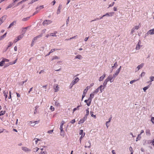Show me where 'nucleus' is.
<instances>
[{"instance_id": "nucleus-1", "label": "nucleus", "mask_w": 154, "mask_h": 154, "mask_svg": "<svg viewBox=\"0 0 154 154\" xmlns=\"http://www.w3.org/2000/svg\"><path fill=\"white\" fill-rule=\"evenodd\" d=\"M104 90V88H102V85H101L100 87H98L96 89L94 90L93 92L95 94L97 93L100 90V92L102 93Z\"/></svg>"}, {"instance_id": "nucleus-2", "label": "nucleus", "mask_w": 154, "mask_h": 154, "mask_svg": "<svg viewBox=\"0 0 154 154\" xmlns=\"http://www.w3.org/2000/svg\"><path fill=\"white\" fill-rule=\"evenodd\" d=\"M52 23L51 20H46L43 21L42 24L44 26H46L51 24Z\"/></svg>"}, {"instance_id": "nucleus-3", "label": "nucleus", "mask_w": 154, "mask_h": 154, "mask_svg": "<svg viewBox=\"0 0 154 154\" xmlns=\"http://www.w3.org/2000/svg\"><path fill=\"white\" fill-rule=\"evenodd\" d=\"M115 78H116V77H114L113 75L112 76V75H110L108 76L107 79L111 83L114 81Z\"/></svg>"}, {"instance_id": "nucleus-4", "label": "nucleus", "mask_w": 154, "mask_h": 154, "mask_svg": "<svg viewBox=\"0 0 154 154\" xmlns=\"http://www.w3.org/2000/svg\"><path fill=\"white\" fill-rule=\"evenodd\" d=\"M90 88V87L89 86H87L85 89L84 90L83 94L82 95V100H83V99L85 97L86 93H87L88 89Z\"/></svg>"}, {"instance_id": "nucleus-5", "label": "nucleus", "mask_w": 154, "mask_h": 154, "mask_svg": "<svg viewBox=\"0 0 154 154\" xmlns=\"http://www.w3.org/2000/svg\"><path fill=\"white\" fill-rule=\"evenodd\" d=\"M23 37V34H22L21 35H20L19 36H18L17 39H15L14 41V42L15 43H16L17 41H18L19 40H20L21 39H22Z\"/></svg>"}, {"instance_id": "nucleus-6", "label": "nucleus", "mask_w": 154, "mask_h": 154, "mask_svg": "<svg viewBox=\"0 0 154 154\" xmlns=\"http://www.w3.org/2000/svg\"><path fill=\"white\" fill-rule=\"evenodd\" d=\"M87 118L86 116H84L82 119H81L79 121V124H80L83 123L86 120Z\"/></svg>"}, {"instance_id": "nucleus-7", "label": "nucleus", "mask_w": 154, "mask_h": 154, "mask_svg": "<svg viewBox=\"0 0 154 154\" xmlns=\"http://www.w3.org/2000/svg\"><path fill=\"white\" fill-rule=\"evenodd\" d=\"M6 18V15H4L0 18V25L3 22L4 20H5Z\"/></svg>"}, {"instance_id": "nucleus-8", "label": "nucleus", "mask_w": 154, "mask_h": 154, "mask_svg": "<svg viewBox=\"0 0 154 154\" xmlns=\"http://www.w3.org/2000/svg\"><path fill=\"white\" fill-rule=\"evenodd\" d=\"M63 126L60 125V135L63 137L64 136V131L63 130Z\"/></svg>"}, {"instance_id": "nucleus-9", "label": "nucleus", "mask_w": 154, "mask_h": 154, "mask_svg": "<svg viewBox=\"0 0 154 154\" xmlns=\"http://www.w3.org/2000/svg\"><path fill=\"white\" fill-rule=\"evenodd\" d=\"M79 80L78 77H76L72 81L71 83L74 85L79 81Z\"/></svg>"}, {"instance_id": "nucleus-10", "label": "nucleus", "mask_w": 154, "mask_h": 154, "mask_svg": "<svg viewBox=\"0 0 154 154\" xmlns=\"http://www.w3.org/2000/svg\"><path fill=\"white\" fill-rule=\"evenodd\" d=\"M113 12H110L109 13H107L103 15V17H112L113 15Z\"/></svg>"}, {"instance_id": "nucleus-11", "label": "nucleus", "mask_w": 154, "mask_h": 154, "mask_svg": "<svg viewBox=\"0 0 154 154\" xmlns=\"http://www.w3.org/2000/svg\"><path fill=\"white\" fill-rule=\"evenodd\" d=\"M147 35H152L154 34V29L148 31L146 33Z\"/></svg>"}, {"instance_id": "nucleus-12", "label": "nucleus", "mask_w": 154, "mask_h": 154, "mask_svg": "<svg viewBox=\"0 0 154 154\" xmlns=\"http://www.w3.org/2000/svg\"><path fill=\"white\" fill-rule=\"evenodd\" d=\"M109 81L107 79H106L104 81L103 83V85H102V88H104H104L106 87V85H107V82Z\"/></svg>"}, {"instance_id": "nucleus-13", "label": "nucleus", "mask_w": 154, "mask_h": 154, "mask_svg": "<svg viewBox=\"0 0 154 154\" xmlns=\"http://www.w3.org/2000/svg\"><path fill=\"white\" fill-rule=\"evenodd\" d=\"M86 144L88 146L85 145V148L88 147L89 148H91V141L90 140H89L88 141V143H86Z\"/></svg>"}, {"instance_id": "nucleus-14", "label": "nucleus", "mask_w": 154, "mask_h": 154, "mask_svg": "<svg viewBox=\"0 0 154 154\" xmlns=\"http://www.w3.org/2000/svg\"><path fill=\"white\" fill-rule=\"evenodd\" d=\"M42 34H41L40 35H38L34 38L32 40V42H34L35 40L37 39L38 38L42 37Z\"/></svg>"}, {"instance_id": "nucleus-15", "label": "nucleus", "mask_w": 154, "mask_h": 154, "mask_svg": "<svg viewBox=\"0 0 154 154\" xmlns=\"http://www.w3.org/2000/svg\"><path fill=\"white\" fill-rule=\"evenodd\" d=\"M141 43L140 41V40L139 41V42L138 43V44L137 45L136 47V49L137 50H138L140 49V47H141V46H140L139 44H140Z\"/></svg>"}, {"instance_id": "nucleus-16", "label": "nucleus", "mask_w": 154, "mask_h": 154, "mask_svg": "<svg viewBox=\"0 0 154 154\" xmlns=\"http://www.w3.org/2000/svg\"><path fill=\"white\" fill-rule=\"evenodd\" d=\"M62 7V5L61 4H60L59 5V6L58 7L57 11V14H60V9H61V8Z\"/></svg>"}, {"instance_id": "nucleus-17", "label": "nucleus", "mask_w": 154, "mask_h": 154, "mask_svg": "<svg viewBox=\"0 0 154 154\" xmlns=\"http://www.w3.org/2000/svg\"><path fill=\"white\" fill-rule=\"evenodd\" d=\"M16 21L15 20L12 23H11L9 25L8 27V29L10 28L12 26L14 25H15L16 23Z\"/></svg>"}, {"instance_id": "nucleus-18", "label": "nucleus", "mask_w": 154, "mask_h": 154, "mask_svg": "<svg viewBox=\"0 0 154 154\" xmlns=\"http://www.w3.org/2000/svg\"><path fill=\"white\" fill-rule=\"evenodd\" d=\"M92 98H91L90 97H89L88 100V103H87V105L88 106H89L91 104V102L92 101Z\"/></svg>"}, {"instance_id": "nucleus-19", "label": "nucleus", "mask_w": 154, "mask_h": 154, "mask_svg": "<svg viewBox=\"0 0 154 154\" xmlns=\"http://www.w3.org/2000/svg\"><path fill=\"white\" fill-rule=\"evenodd\" d=\"M22 149L25 152L30 151L29 149L25 147H22Z\"/></svg>"}, {"instance_id": "nucleus-20", "label": "nucleus", "mask_w": 154, "mask_h": 154, "mask_svg": "<svg viewBox=\"0 0 154 154\" xmlns=\"http://www.w3.org/2000/svg\"><path fill=\"white\" fill-rule=\"evenodd\" d=\"M144 64L143 63H142L140 64L137 67V68L138 69V70L142 68L144 66Z\"/></svg>"}, {"instance_id": "nucleus-21", "label": "nucleus", "mask_w": 154, "mask_h": 154, "mask_svg": "<svg viewBox=\"0 0 154 154\" xmlns=\"http://www.w3.org/2000/svg\"><path fill=\"white\" fill-rule=\"evenodd\" d=\"M141 134H139L138 135V136L136 139V141H138L140 140L141 139Z\"/></svg>"}, {"instance_id": "nucleus-22", "label": "nucleus", "mask_w": 154, "mask_h": 154, "mask_svg": "<svg viewBox=\"0 0 154 154\" xmlns=\"http://www.w3.org/2000/svg\"><path fill=\"white\" fill-rule=\"evenodd\" d=\"M106 76V74H104L103 76L100 77L99 79V81H102L104 78Z\"/></svg>"}, {"instance_id": "nucleus-23", "label": "nucleus", "mask_w": 154, "mask_h": 154, "mask_svg": "<svg viewBox=\"0 0 154 154\" xmlns=\"http://www.w3.org/2000/svg\"><path fill=\"white\" fill-rule=\"evenodd\" d=\"M38 8H39L38 7H36V11L35 12H34L33 13V15H32L33 16L35 15V14H36L38 12H39V11H40V9H38Z\"/></svg>"}, {"instance_id": "nucleus-24", "label": "nucleus", "mask_w": 154, "mask_h": 154, "mask_svg": "<svg viewBox=\"0 0 154 154\" xmlns=\"http://www.w3.org/2000/svg\"><path fill=\"white\" fill-rule=\"evenodd\" d=\"M3 94H4V96L5 97V100H6V98L8 97V91H3Z\"/></svg>"}, {"instance_id": "nucleus-25", "label": "nucleus", "mask_w": 154, "mask_h": 154, "mask_svg": "<svg viewBox=\"0 0 154 154\" xmlns=\"http://www.w3.org/2000/svg\"><path fill=\"white\" fill-rule=\"evenodd\" d=\"M146 135L150 136L151 134L150 130L149 129H147L146 131Z\"/></svg>"}, {"instance_id": "nucleus-26", "label": "nucleus", "mask_w": 154, "mask_h": 154, "mask_svg": "<svg viewBox=\"0 0 154 154\" xmlns=\"http://www.w3.org/2000/svg\"><path fill=\"white\" fill-rule=\"evenodd\" d=\"M82 58V56L80 55H78L75 57V59H78L79 60H81Z\"/></svg>"}, {"instance_id": "nucleus-27", "label": "nucleus", "mask_w": 154, "mask_h": 154, "mask_svg": "<svg viewBox=\"0 0 154 154\" xmlns=\"http://www.w3.org/2000/svg\"><path fill=\"white\" fill-rule=\"evenodd\" d=\"M57 31H55L54 33H52L50 34V36H57L56 34H57Z\"/></svg>"}, {"instance_id": "nucleus-28", "label": "nucleus", "mask_w": 154, "mask_h": 154, "mask_svg": "<svg viewBox=\"0 0 154 154\" xmlns=\"http://www.w3.org/2000/svg\"><path fill=\"white\" fill-rule=\"evenodd\" d=\"M30 17H26V18H23L22 19V20L23 21H26L28 20L30 18Z\"/></svg>"}, {"instance_id": "nucleus-29", "label": "nucleus", "mask_w": 154, "mask_h": 154, "mask_svg": "<svg viewBox=\"0 0 154 154\" xmlns=\"http://www.w3.org/2000/svg\"><path fill=\"white\" fill-rule=\"evenodd\" d=\"M55 105L57 106H60V103L57 100L55 101Z\"/></svg>"}, {"instance_id": "nucleus-30", "label": "nucleus", "mask_w": 154, "mask_h": 154, "mask_svg": "<svg viewBox=\"0 0 154 154\" xmlns=\"http://www.w3.org/2000/svg\"><path fill=\"white\" fill-rule=\"evenodd\" d=\"M34 140H35V143L37 144V143L38 142V141H41V139L39 138H35L34 139Z\"/></svg>"}, {"instance_id": "nucleus-31", "label": "nucleus", "mask_w": 154, "mask_h": 154, "mask_svg": "<svg viewBox=\"0 0 154 154\" xmlns=\"http://www.w3.org/2000/svg\"><path fill=\"white\" fill-rule=\"evenodd\" d=\"M89 108H88L86 110V113L85 115L84 116H86V118H87V116L89 114Z\"/></svg>"}, {"instance_id": "nucleus-32", "label": "nucleus", "mask_w": 154, "mask_h": 154, "mask_svg": "<svg viewBox=\"0 0 154 154\" xmlns=\"http://www.w3.org/2000/svg\"><path fill=\"white\" fill-rule=\"evenodd\" d=\"M7 34V32H6L3 35L1 36L0 37V38H1V39H2L3 38H4L5 37H6Z\"/></svg>"}, {"instance_id": "nucleus-33", "label": "nucleus", "mask_w": 154, "mask_h": 154, "mask_svg": "<svg viewBox=\"0 0 154 154\" xmlns=\"http://www.w3.org/2000/svg\"><path fill=\"white\" fill-rule=\"evenodd\" d=\"M119 72L116 70V72L113 75H114V77H116L119 74Z\"/></svg>"}, {"instance_id": "nucleus-34", "label": "nucleus", "mask_w": 154, "mask_h": 154, "mask_svg": "<svg viewBox=\"0 0 154 154\" xmlns=\"http://www.w3.org/2000/svg\"><path fill=\"white\" fill-rule=\"evenodd\" d=\"M54 90H55L54 91L55 92H57L58 91V85H57L56 86H55L54 87Z\"/></svg>"}, {"instance_id": "nucleus-35", "label": "nucleus", "mask_w": 154, "mask_h": 154, "mask_svg": "<svg viewBox=\"0 0 154 154\" xmlns=\"http://www.w3.org/2000/svg\"><path fill=\"white\" fill-rule=\"evenodd\" d=\"M59 50V49H57V48H54V49H52L50 51V52H49V54H51V53H52L54 51H56L57 50Z\"/></svg>"}, {"instance_id": "nucleus-36", "label": "nucleus", "mask_w": 154, "mask_h": 154, "mask_svg": "<svg viewBox=\"0 0 154 154\" xmlns=\"http://www.w3.org/2000/svg\"><path fill=\"white\" fill-rule=\"evenodd\" d=\"M95 94L94 93L92 92L91 94H90V97L91 98H93L94 97V95Z\"/></svg>"}, {"instance_id": "nucleus-37", "label": "nucleus", "mask_w": 154, "mask_h": 154, "mask_svg": "<svg viewBox=\"0 0 154 154\" xmlns=\"http://www.w3.org/2000/svg\"><path fill=\"white\" fill-rule=\"evenodd\" d=\"M60 58L59 57L56 56H55L53 57V58L52 59V60H53L54 59H60Z\"/></svg>"}, {"instance_id": "nucleus-38", "label": "nucleus", "mask_w": 154, "mask_h": 154, "mask_svg": "<svg viewBox=\"0 0 154 154\" xmlns=\"http://www.w3.org/2000/svg\"><path fill=\"white\" fill-rule=\"evenodd\" d=\"M85 133H84V134H82L80 138V139H79V140H80V143H81V140L82 139V138H83V137H84V136H85Z\"/></svg>"}, {"instance_id": "nucleus-39", "label": "nucleus", "mask_w": 154, "mask_h": 154, "mask_svg": "<svg viewBox=\"0 0 154 154\" xmlns=\"http://www.w3.org/2000/svg\"><path fill=\"white\" fill-rule=\"evenodd\" d=\"M111 119H112V117L110 118H109V121L108 122H106V125L107 128H108V126H109L108 125H107V123H108L110 122Z\"/></svg>"}, {"instance_id": "nucleus-40", "label": "nucleus", "mask_w": 154, "mask_h": 154, "mask_svg": "<svg viewBox=\"0 0 154 154\" xmlns=\"http://www.w3.org/2000/svg\"><path fill=\"white\" fill-rule=\"evenodd\" d=\"M149 88V86H148L144 87L143 88V90L144 92H145L146 90H147Z\"/></svg>"}, {"instance_id": "nucleus-41", "label": "nucleus", "mask_w": 154, "mask_h": 154, "mask_svg": "<svg viewBox=\"0 0 154 154\" xmlns=\"http://www.w3.org/2000/svg\"><path fill=\"white\" fill-rule=\"evenodd\" d=\"M5 111H0V116L4 115L5 113Z\"/></svg>"}, {"instance_id": "nucleus-42", "label": "nucleus", "mask_w": 154, "mask_h": 154, "mask_svg": "<svg viewBox=\"0 0 154 154\" xmlns=\"http://www.w3.org/2000/svg\"><path fill=\"white\" fill-rule=\"evenodd\" d=\"M80 106H78L74 108V109L73 110V112H74L76 110L79 109V107H80Z\"/></svg>"}, {"instance_id": "nucleus-43", "label": "nucleus", "mask_w": 154, "mask_h": 154, "mask_svg": "<svg viewBox=\"0 0 154 154\" xmlns=\"http://www.w3.org/2000/svg\"><path fill=\"white\" fill-rule=\"evenodd\" d=\"M14 5V3L13 2V3L10 4L8 6V8H11Z\"/></svg>"}, {"instance_id": "nucleus-44", "label": "nucleus", "mask_w": 154, "mask_h": 154, "mask_svg": "<svg viewBox=\"0 0 154 154\" xmlns=\"http://www.w3.org/2000/svg\"><path fill=\"white\" fill-rule=\"evenodd\" d=\"M2 60L4 61V63L5 62H8L9 61V60L8 59L5 58H3Z\"/></svg>"}, {"instance_id": "nucleus-45", "label": "nucleus", "mask_w": 154, "mask_h": 154, "mask_svg": "<svg viewBox=\"0 0 154 154\" xmlns=\"http://www.w3.org/2000/svg\"><path fill=\"white\" fill-rule=\"evenodd\" d=\"M25 2V0H23L19 2L17 4V5H18Z\"/></svg>"}, {"instance_id": "nucleus-46", "label": "nucleus", "mask_w": 154, "mask_h": 154, "mask_svg": "<svg viewBox=\"0 0 154 154\" xmlns=\"http://www.w3.org/2000/svg\"><path fill=\"white\" fill-rule=\"evenodd\" d=\"M150 82H152L154 80V77L153 76H151L150 77Z\"/></svg>"}, {"instance_id": "nucleus-47", "label": "nucleus", "mask_w": 154, "mask_h": 154, "mask_svg": "<svg viewBox=\"0 0 154 154\" xmlns=\"http://www.w3.org/2000/svg\"><path fill=\"white\" fill-rule=\"evenodd\" d=\"M4 63V61L2 60L1 62H0V66H3Z\"/></svg>"}, {"instance_id": "nucleus-48", "label": "nucleus", "mask_w": 154, "mask_h": 154, "mask_svg": "<svg viewBox=\"0 0 154 154\" xmlns=\"http://www.w3.org/2000/svg\"><path fill=\"white\" fill-rule=\"evenodd\" d=\"M8 43H9V45H8V48H7V50L8 49V48L11 47L12 45L13 44V43H12L11 42H9Z\"/></svg>"}, {"instance_id": "nucleus-49", "label": "nucleus", "mask_w": 154, "mask_h": 154, "mask_svg": "<svg viewBox=\"0 0 154 154\" xmlns=\"http://www.w3.org/2000/svg\"><path fill=\"white\" fill-rule=\"evenodd\" d=\"M139 79H137V80H132V81H131L130 82V83L131 84H132V83H133L134 82H136Z\"/></svg>"}, {"instance_id": "nucleus-50", "label": "nucleus", "mask_w": 154, "mask_h": 154, "mask_svg": "<svg viewBox=\"0 0 154 154\" xmlns=\"http://www.w3.org/2000/svg\"><path fill=\"white\" fill-rule=\"evenodd\" d=\"M50 109L52 111H54V107L52 106H51Z\"/></svg>"}, {"instance_id": "nucleus-51", "label": "nucleus", "mask_w": 154, "mask_h": 154, "mask_svg": "<svg viewBox=\"0 0 154 154\" xmlns=\"http://www.w3.org/2000/svg\"><path fill=\"white\" fill-rule=\"evenodd\" d=\"M69 17H68L67 19L66 20V26H67V25L69 23Z\"/></svg>"}, {"instance_id": "nucleus-52", "label": "nucleus", "mask_w": 154, "mask_h": 154, "mask_svg": "<svg viewBox=\"0 0 154 154\" xmlns=\"http://www.w3.org/2000/svg\"><path fill=\"white\" fill-rule=\"evenodd\" d=\"M145 74V72H143L140 75V77H142L143 76H144Z\"/></svg>"}, {"instance_id": "nucleus-53", "label": "nucleus", "mask_w": 154, "mask_h": 154, "mask_svg": "<svg viewBox=\"0 0 154 154\" xmlns=\"http://www.w3.org/2000/svg\"><path fill=\"white\" fill-rule=\"evenodd\" d=\"M139 26H135L134 27H133V28L134 29L137 30L139 29Z\"/></svg>"}, {"instance_id": "nucleus-54", "label": "nucleus", "mask_w": 154, "mask_h": 154, "mask_svg": "<svg viewBox=\"0 0 154 154\" xmlns=\"http://www.w3.org/2000/svg\"><path fill=\"white\" fill-rule=\"evenodd\" d=\"M39 154H48L47 152L46 151L41 152Z\"/></svg>"}, {"instance_id": "nucleus-55", "label": "nucleus", "mask_w": 154, "mask_h": 154, "mask_svg": "<svg viewBox=\"0 0 154 154\" xmlns=\"http://www.w3.org/2000/svg\"><path fill=\"white\" fill-rule=\"evenodd\" d=\"M34 123V122H33L32 121H30L29 122V124L31 125L32 126H34L35 124H33Z\"/></svg>"}, {"instance_id": "nucleus-56", "label": "nucleus", "mask_w": 154, "mask_h": 154, "mask_svg": "<svg viewBox=\"0 0 154 154\" xmlns=\"http://www.w3.org/2000/svg\"><path fill=\"white\" fill-rule=\"evenodd\" d=\"M129 150L131 152H132L133 153V151L132 149V148L131 147V146H130L129 148Z\"/></svg>"}, {"instance_id": "nucleus-57", "label": "nucleus", "mask_w": 154, "mask_h": 154, "mask_svg": "<svg viewBox=\"0 0 154 154\" xmlns=\"http://www.w3.org/2000/svg\"><path fill=\"white\" fill-rule=\"evenodd\" d=\"M83 130H80L79 133V134L80 135H82V134H83Z\"/></svg>"}, {"instance_id": "nucleus-58", "label": "nucleus", "mask_w": 154, "mask_h": 154, "mask_svg": "<svg viewBox=\"0 0 154 154\" xmlns=\"http://www.w3.org/2000/svg\"><path fill=\"white\" fill-rule=\"evenodd\" d=\"M75 119L72 120L70 122L72 124H74L75 123Z\"/></svg>"}, {"instance_id": "nucleus-59", "label": "nucleus", "mask_w": 154, "mask_h": 154, "mask_svg": "<svg viewBox=\"0 0 154 154\" xmlns=\"http://www.w3.org/2000/svg\"><path fill=\"white\" fill-rule=\"evenodd\" d=\"M74 85L72 83H71L70 85H69V88L71 89L73 87V86Z\"/></svg>"}, {"instance_id": "nucleus-60", "label": "nucleus", "mask_w": 154, "mask_h": 154, "mask_svg": "<svg viewBox=\"0 0 154 154\" xmlns=\"http://www.w3.org/2000/svg\"><path fill=\"white\" fill-rule=\"evenodd\" d=\"M38 7L39 8L38 9H40V10L44 8L43 5H41L39 7L38 6Z\"/></svg>"}, {"instance_id": "nucleus-61", "label": "nucleus", "mask_w": 154, "mask_h": 154, "mask_svg": "<svg viewBox=\"0 0 154 154\" xmlns=\"http://www.w3.org/2000/svg\"><path fill=\"white\" fill-rule=\"evenodd\" d=\"M114 3H115V2H112V4L109 5V8L112 6L114 5Z\"/></svg>"}, {"instance_id": "nucleus-62", "label": "nucleus", "mask_w": 154, "mask_h": 154, "mask_svg": "<svg viewBox=\"0 0 154 154\" xmlns=\"http://www.w3.org/2000/svg\"><path fill=\"white\" fill-rule=\"evenodd\" d=\"M64 123H65L64 121H62L60 125H61V126H63Z\"/></svg>"}, {"instance_id": "nucleus-63", "label": "nucleus", "mask_w": 154, "mask_h": 154, "mask_svg": "<svg viewBox=\"0 0 154 154\" xmlns=\"http://www.w3.org/2000/svg\"><path fill=\"white\" fill-rule=\"evenodd\" d=\"M34 149V152H37L39 149V148H36V149Z\"/></svg>"}, {"instance_id": "nucleus-64", "label": "nucleus", "mask_w": 154, "mask_h": 154, "mask_svg": "<svg viewBox=\"0 0 154 154\" xmlns=\"http://www.w3.org/2000/svg\"><path fill=\"white\" fill-rule=\"evenodd\" d=\"M53 131V130H51L48 131V133L49 134H51Z\"/></svg>"}]
</instances>
